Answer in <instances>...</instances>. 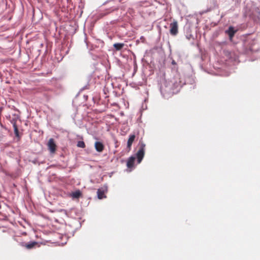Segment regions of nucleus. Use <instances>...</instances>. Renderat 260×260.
<instances>
[{"label": "nucleus", "mask_w": 260, "mask_h": 260, "mask_svg": "<svg viewBox=\"0 0 260 260\" xmlns=\"http://www.w3.org/2000/svg\"><path fill=\"white\" fill-rule=\"evenodd\" d=\"M107 189L108 188L107 186H104L102 188L98 189L97 194L99 199H102L106 197V196L105 195V193L107 191Z\"/></svg>", "instance_id": "3"}, {"label": "nucleus", "mask_w": 260, "mask_h": 260, "mask_svg": "<svg viewBox=\"0 0 260 260\" xmlns=\"http://www.w3.org/2000/svg\"><path fill=\"white\" fill-rule=\"evenodd\" d=\"M124 46V43H115L113 45V47L116 51L120 50Z\"/></svg>", "instance_id": "11"}, {"label": "nucleus", "mask_w": 260, "mask_h": 260, "mask_svg": "<svg viewBox=\"0 0 260 260\" xmlns=\"http://www.w3.org/2000/svg\"><path fill=\"white\" fill-rule=\"evenodd\" d=\"M48 147L51 153H53L55 152L56 149V145L52 138L49 139L48 142Z\"/></svg>", "instance_id": "4"}, {"label": "nucleus", "mask_w": 260, "mask_h": 260, "mask_svg": "<svg viewBox=\"0 0 260 260\" xmlns=\"http://www.w3.org/2000/svg\"><path fill=\"white\" fill-rule=\"evenodd\" d=\"M226 32L228 34L230 39H232L236 32V30H234L233 27L230 26Z\"/></svg>", "instance_id": "8"}, {"label": "nucleus", "mask_w": 260, "mask_h": 260, "mask_svg": "<svg viewBox=\"0 0 260 260\" xmlns=\"http://www.w3.org/2000/svg\"><path fill=\"white\" fill-rule=\"evenodd\" d=\"M71 196L73 198L78 199L81 196V192L80 190H78L72 192Z\"/></svg>", "instance_id": "12"}, {"label": "nucleus", "mask_w": 260, "mask_h": 260, "mask_svg": "<svg viewBox=\"0 0 260 260\" xmlns=\"http://www.w3.org/2000/svg\"><path fill=\"white\" fill-rule=\"evenodd\" d=\"M37 244L36 242H31L25 245H22V246L25 247L27 249H30L34 248Z\"/></svg>", "instance_id": "10"}, {"label": "nucleus", "mask_w": 260, "mask_h": 260, "mask_svg": "<svg viewBox=\"0 0 260 260\" xmlns=\"http://www.w3.org/2000/svg\"><path fill=\"white\" fill-rule=\"evenodd\" d=\"M135 159L136 157L133 156H132L128 158L126 163V166L128 168H132L134 167Z\"/></svg>", "instance_id": "6"}, {"label": "nucleus", "mask_w": 260, "mask_h": 260, "mask_svg": "<svg viewBox=\"0 0 260 260\" xmlns=\"http://www.w3.org/2000/svg\"><path fill=\"white\" fill-rule=\"evenodd\" d=\"M77 147L84 148L85 147V143L82 141H78L77 144Z\"/></svg>", "instance_id": "13"}, {"label": "nucleus", "mask_w": 260, "mask_h": 260, "mask_svg": "<svg viewBox=\"0 0 260 260\" xmlns=\"http://www.w3.org/2000/svg\"><path fill=\"white\" fill-rule=\"evenodd\" d=\"M172 63L173 64H176V62H175V61L174 60H173Z\"/></svg>", "instance_id": "14"}, {"label": "nucleus", "mask_w": 260, "mask_h": 260, "mask_svg": "<svg viewBox=\"0 0 260 260\" xmlns=\"http://www.w3.org/2000/svg\"><path fill=\"white\" fill-rule=\"evenodd\" d=\"M139 145V149L136 153L137 161L139 164L141 162L144 157L145 154V148L146 146L142 141H140Z\"/></svg>", "instance_id": "1"}, {"label": "nucleus", "mask_w": 260, "mask_h": 260, "mask_svg": "<svg viewBox=\"0 0 260 260\" xmlns=\"http://www.w3.org/2000/svg\"><path fill=\"white\" fill-rule=\"evenodd\" d=\"M136 136L135 134L129 135V138L127 143V147L129 149H131L132 145L134 141H135Z\"/></svg>", "instance_id": "7"}, {"label": "nucleus", "mask_w": 260, "mask_h": 260, "mask_svg": "<svg viewBox=\"0 0 260 260\" xmlns=\"http://www.w3.org/2000/svg\"><path fill=\"white\" fill-rule=\"evenodd\" d=\"M94 147L96 151L102 152L105 148V146L103 143L96 141L94 143Z\"/></svg>", "instance_id": "5"}, {"label": "nucleus", "mask_w": 260, "mask_h": 260, "mask_svg": "<svg viewBox=\"0 0 260 260\" xmlns=\"http://www.w3.org/2000/svg\"><path fill=\"white\" fill-rule=\"evenodd\" d=\"M11 123L13 124V126L14 128V133L16 137H19V131L18 127L16 125V120L15 119H13L11 120Z\"/></svg>", "instance_id": "9"}, {"label": "nucleus", "mask_w": 260, "mask_h": 260, "mask_svg": "<svg viewBox=\"0 0 260 260\" xmlns=\"http://www.w3.org/2000/svg\"><path fill=\"white\" fill-rule=\"evenodd\" d=\"M170 32L172 36H176L178 33V24L176 20H174L173 22L170 23Z\"/></svg>", "instance_id": "2"}]
</instances>
